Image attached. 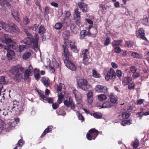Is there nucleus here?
<instances>
[{
	"label": "nucleus",
	"mask_w": 149,
	"mask_h": 149,
	"mask_svg": "<svg viewBox=\"0 0 149 149\" xmlns=\"http://www.w3.org/2000/svg\"><path fill=\"white\" fill-rule=\"evenodd\" d=\"M0 24L2 25V27L6 31L11 33H13L14 29L17 33L20 32V30L16 25L12 23L8 24L3 22H0Z\"/></svg>",
	"instance_id": "f257e3e1"
},
{
	"label": "nucleus",
	"mask_w": 149,
	"mask_h": 149,
	"mask_svg": "<svg viewBox=\"0 0 149 149\" xmlns=\"http://www.w3.org/2000/svg\"><path fill=\"white\" fill-rule=\"evenodd\" d=\"M10 71L13 75L14 79L15 81H19L22 78V74L19 72V68L14 66L11 68Z\"/></svg>",
	"instance_id": "f03ea898"
},
{
	"label": "nucleus",
	"mask_w": 149,
	"mask_h": 149,
	"mask_svg": "<svg viewBox=\"0 0 149 149\" xmlns=\"http://www.w3.org/2000/svg\"><path fill=\"white\" fill-rule=\"evenodd\" d=\"M78 88H80L84 91H86L88 89L90 85L88 84L87 81L85 79H80L77 80Z\"/></svg>",
	"instance_id": "7ed1b4c3"
},
{
	"label": "nucleus",
	"mask_w": 149,
	"mask_h": 149,
	"mask_svg": "<svg viewBox=\"0 0 149 149\" xmlns=\"http://www.w3.org/2000/svg\"><path fill=\"white\" fill-rule=\"evenodd\" d=\"M116 77L115 72L114 69L111 68L108 72L107 75L105 77V79L107 81H109L110 79H115Z\"/></svg>",
	"instance_id": "20e7f679"
},
{
	"label": "nucleus",
	"mask_w": 149,
	"mask_h": 149,
	"mask_svg": "<svg viewBox=\"0 0 149 149\" xmlns=\"http://www.w3.org/2000/svg\"><path fill=\"white\" fill-rule=\"evenodd\" d=\"M98 131H89L86 134L87 139L91 140L95 139L98 134Z\"/></svg>",
	"instance_id": "39448f33"
},
{
	"label": "nucleus",
	"mask_w": 149,
	"mask_h": 149,
	"mask_svg": "<svg viewBox=\"0 0 149 149\" xmlns=\"http://www.w3.org/2000/svg\"><path fill=\"white\" fill-rule=\"evenodd\" d=\"M64 103L65 105L68 107H70L71 109H73L75 108L73 100L71 97H69L68 100H65L64 101Z\"/></svg>",
	"instance_id": "423d86ee"
},
{
	"label": "nucleus",
	"mask_w": 149,
	"mask_h": 149,
	"mask_svg": "<svg viewBox=\"0 0 149 149\" xmlns=\"http://www.w3.org/2000/svg\"><path fill=\"white\" fill-rule=\"evenodd\" d=\"M4 49L7 52V58L8 60H11L12 59L13 56L15 55V52L13 50L9 49V47H5Z\"/></svg>",
	"instance_id": "0eeeda50"
},
{
	"label": "nucleus",
	"mask_w": 149,
	"mask_h": 149,
	"mask_svg": "<svg viewBox=\"0 0 149 149\" xmlns=\"http://www.w3.org/2000/svg\"><path fill=\"white\" fill-rule=\"evenodd\" d=\"M33 40H34V38H31L27 37L22 40L21 42L26 45H30L31 47L34 49V45L32 42Z\"/></svg>",
	"instance_id": "6e6552de"
},
{
	"label": "nucleus",
	"mask_w": 149,
	"mask_h": 149,
	"mask_svg": "<svg viewBox=\"0 0 149 149\" xmlns=\"http://www.w3.org/2000/svg\"><path fill=\"white\" fill-rule=\"evenodd\" d=\"M95 91L99 93H106L108 90V88L106 86L97 85L95 87Z\"/></svg>",
	"instance_id": "1a4fd4ad"
},
{
	"label": "nucleus",
	"mask_w": 149,
	"mask_h": 149,
	"mask_svg": "<svg viewBox=\"0 0 149 149\" xmlns=\"http://www.w3.org/2000/svg\"><path fill=\"white\" fill-rule=\"evenodd\" d=\"M65 66L69 69L72 71H74L76 69V67L74 64L68 60L64 61Z\"/></svg>",
	"instance_id": "9d476101"
},
{
	"label": "nucleus",
	"mask_w": 149,
	"mask_h": 149,
	"mask_svg": "<svg viewBox=\"0 0 149 149\" xmlns=\"http://www.w3.org/2000/svg\"><path fill=\"white\" fill-rule=\"evenodd\" d=\"M79 7L84 13H86L88 11V6L83 2H78Z\"/></svg>",
	"instance_id": "9b49d317"
},
{
	"label": "nucleus",
	"mask_w": 149,
	"mask_h": 149,
	"mask_svg": "<svg viewBox=\"0 0 149 149\" xmlns=\"http://www.w3.org/2000/svg\"><path fill=\"white\" fill-rule=\"evenodd\" d=\"M34 37L35 39H34V40L32 41L34 47V50L37 52L39 50L38 46V43L39 40V36L38 34L36 33L34 35Z\"/></svg>",
	"instance_id": "f8f14e48"
},
{
	"label": "nucleus",
	"mask_w": 149,
	"mask_h": 149,
	"mask_svg": "<svg viewBox=\"0 0 149 149\" xmlns=\"http://www.w3.org/2000/svg\"><path fill=\"white\" fill-rule=\"evenodd\" d=\"M7 36V35L6 34L4 35V37L5 39H3L1 40L2 42L8 44H16V42H15L14 40H12V39L9 38H6Z\"/></svg>",
	"instance_id": "ddd939ff"
},
{
	"label": "nucleus",
	"mask_w": 149,
	"mask_h": 149,
	"mask_svg": "<svg viewBox=\"0 0 149 149\" xmlns=\"http://www.w3.org/2000/svg\"><path fill=\"white\" fill-rule=\"evenodd\" d=\"M144 35L143 29L142 28H140L139 31V34L136 33V36L138 38L146 40L147 39L144 36Z\"/></svg>",
	"instance_id": "4468645a"
},
{
	"label": "nucleus",
	"mask_w": 149,
	"mask_h": 149,
	"mask_svg": "<svg viewBox=\"0 0 149 149\" xmlns=\"http://www.w3.org/2000/svg\"><path fill=\"white\" fill-rule=\"evenodd\" d=\"M12 109L13 111L15 110L16 111V114L19 115L21 113V111L23 110L21 106L18 105L13 107Z\"/></svg>",
	"instance_id": "2eb2a0df"
},
{
	"label": "nucleus",
	"mask_w": 149,
	"mask_h": 149,
	"mask_svg": "<svg viewBox=\"0 0 149 149\" xmlns=\"http://www.w3.org/2000/svg\"><path fill=\"white\" fill-rule=\"evenodd\" d=\"M93 93L91 91H89L87 94V100L88 103L91 104L93 102Z\"/></svg>",
	"instance_id": "dca6fc26"
},
{
	"label": "nucleus",
	"mask_w": 149,
	"mask_h": 149,
	"mask_svg": "<svg viewBox=\"0 0 149 149\" xmlns=\"http://www.w3.org/2000/svg\"><path fill=\"white\" fill-rule=\"evenodd\" d=\"M110 99L111 102L113 104L116 103L118 101V98L113 93H111L109 95Z\"/></svg>",
	"instance_id": "f3484780"
},
{
	"label": "nucleus",
	"mask_w": 149,
	"mask_h": 149,
	"mask_svg": "<svg viewBox=\"0 0 149 149\" xmlns=\"http://www.w3.org/2000/svg\"><path fill=\"white\" fill-rule=\"evenodd\" d=\"M41 81L42 83L46 87H48L50 83L49 79L48 78L45 77H43L42 78Z\"/></svg>",
	"instance_id": "a211bd4d"
},
{
	"label": "nucleus",
	"mask_w": 149,
	"mask_h": 149,
	"mask_svg": "<svg viewBox=\"0 0 149 149\" xmlns=\"http://www.w3.org/2000/svg\"><path fill=\"white\" fill-rule=\"evenodd\" d=\"M24 143V141L21 139L19 140L16 144V146L14 149H21Z\"/></svg>",
	"instance_id": "6ab92c4d"
},
{
	"label": "nucleus",
	"mask_w": 149,
	"mask_h": 149,
	"mask_svg": "<svg viewBox=\"0 0 149 149\" xmlns=\"http://www.w3.org/2000/svg\"><path fill=\"white\" fill-rule=\"evenodd\" d=\"M102 105V108H108L113 106V104L109 101L105 102Z\"/></svg>",
	"instance_id": "aec40b11"
},
{
	"label": "nucleus",
	"mask_w": 149,
	"mask_h": 149,
	"mask_svg": "<svg viewBox=\"0 0 149 149\" xmlns=\"http://www.w3.org/2000/svg\"><path fill=\"white\" fill-rule=\"evenodd\" d=\"M63 49L64 52V56L65 58L66 59V60H68L69 58V56H70V52L68 51V50L67 48H66L65 47L64 45L63 46Z\"/></svg>",
	"instance_id": "412c9836"
},
{
	"label": "nucleus",
	"mask_w": 149,
	"mask_h": 149,
	"mask_svg": "<svg viewBox=\"0 0 149 149\" xmlns=\"http://www.w3.org/2000/svg\"><path fill=\"white\" fill-rule=\"evenodd\" d=\"M41 97L43 100L47 101L49 103H52L53 102V99L52 98H47L46 97H45L44 95L41 94Z\"/></svg>",
	"instance_id": "4be33fe9"
},
{
	"label": "nucleus",
	"mask_w": 149,
	"mask_h": 149,
	"mask_svg": "<svg viewBox=\"0 0 149 149\" xmlns=\"http://www.w3.org/2000/svg\"><path fill=\"white\" fill-rule=\"evenodd\" d=\"M131 81V78L129 77H125L123 79L122 83L123 85L125 86L127 85Z\"/></svg>",
	"instance_id": "5701e85b"
},
{
	"label": "nucleus",
	"mask_w": 149,
	"mask_h": 149,
	"mask_svg": "<svg viewBox=\"0 0 149 149\" xmlns=\"http://www.w3.org/2000/svg\"><path fill=\"white\" fill-rule=\"evenodd\" d=\"M71 49L74 52L78 53V50L77 49L76 46L75 45V42H70V45Z\"/></svg>",
	"instance_id": "b1692460"
},
{
	"label": "nucleus",
	"mask_w": 149,
	"mask_h": 149,
	"mask_svg": "<svg viewBox=\"0 0 149 149\" xmlns=\"http://www.w3.org/2000/svg\"><path fill=\"white\" fill-rule=\"evenodd\" d=\"M130 113H127V111H125L124 109V111L123 110V111L122 113V117L123 119H126L128 118L130 116Z\"/></svg>",
	"instance_id": "393cba45"
},
{
	"label": "nucleus",
	"mask_w": 149,
	"mask_h": 149,
	"mask_svg": "<svg viewBox=\"0 0 149 149\" xmlns=\"http://www.w3.org/2000/svg\"><path fill=\"white\" fill-rule=\"evenodd\" d=\"M70 29L74 33L76 34L78 31V28L73 24H71L70 25Z\"/></svg>",
	"instance_id": "a878e982"
},
{
	"label": "nucleus",
	"mask_w": 149,
	"mask_h": 149,
	"mask_svg": "<svg viewBox=\"0 0 149 149\" xmlns=\"http://www.w3.org/2000/svg\"><path fill=\"white\" fill-rule=\"evenodd\" d=\"M74 93L77 100H79L81 99V95L80 92H78L77 91H74Z\"/></svg>",
	"instance_id": "bb28decb"
},
{
	"label": "nucleus",
	"mask_w": 149,
	"mask_h": 149,
	"mask_svg": "<svg viewBox=\"0 0 149 149\" xmlns=\"http://www.w3.org/2000/svg\"><path fill=\"white\" fill-rule=\"evenodd\" d=\"M123 42V41L122 40H115L113 42L112 45L113 47L119 45L122 46V45L121 44Z\"/></svg>",
	"instance_id": "cd10ccee"
},
{
	"label": "nucleus",
	"mask_w": 149,
	"mask_h": 149,
	"mask_svg": "<svg viewBox=\"0 0 149 149\" xmlns=\"http://www.w3.org/2000/svg\"><path fill=\"white\" fill-rule=\"evenodd\" d=\"M132 56L136 58L141 59L143 57V55L141 54H138L136 52H132L131 54Z\"/></svg>",
	"instance_id": "c85d7f7f"
},
{
	"label": "nucleus",
	"mask_w": 149,
	"mask_h": 149,
	"mask_svg": "<svg viewBox=\"0 0 149 149\" xmlns=\"http://www.w3.org/2000/svg\"><path fill=\"white\" fill-rule=\"evenodd\" d=\"M97 97L99 100L100 101L105 100L107 98L106 95L103 94L98 95H97Z\"/></svg>",
	"instance_id": "c756f323"
},
{
	"label": "nucleus",
	"mask_w": 149,
	"mask_h": 149,
	"mask_svg": "<svg viewBox=\"0 0 149 149\" xmlns=\"http://www.w3.org/2000/svg\"><path fill=\"white\" fill-rule=\"evenodd\" d=\"M31 71H29L27 69L25 71L24 74V77L25 79H27L29 78V77L31 75Z\"/></svg>",
	"instance_id": "7c9ffc66"
},
{
	"label": "nucleus",
	"mask_w": 149,
	"mask_h": 149,
	"mask_svg": "<svg viewBox=\"0 0 149 149\" xmlns=\"http://www.w3.org/2000/svg\"><path fill=\"white\" fill-rule=\"evenodd\" d=\"M58 100H57V102L59 104H60L62 102V100L64 98V96L61 93L58 95Z\"/></svg>",
	"instance_id": "2f4dec72"
},
{
	"label": "nucleus",
	"mask_w": 149,
	"mask_h": 149,
	"mask_svg": "<svg viewBox=\"0 0 149 149\" xmlns=\"http://www.w3.org/2000/svg\"><path fill=\"white\" fill-rule=\"evenodd\" d=\"M5 94L3 92H0V102L1 103L4 102L5 100Z\"/></svg>",
	"instance_id": "473e14b6"
},
{
	"label": "nucleus",
	"mask_w": 149,
	"mask_h": 149,
	"mask_svg": "<svg viewBox=\"0 0 149 149\" xmlns=\"http://www.w3.org/2000/svg\"><path fill=\"white\" fill-rule=\"evenodd\" d=\"M89 59L88 58V56L83 57V63L85 65H87L89 63Z\"/></svg>",
	"instance_id": "72a5a7b5"
},
{
	"label": "nucleus",
	"mask_w": 149,
	"mask_h": 149,
	"mask_svg": "<svg viewBox=\"0 0 149 149\" xmlns=\"http://www.w3.org/2000/svg\"><path fill=\"white\" fill-rule=\"evenodd\" d=\"M70 36V32L68 31H64L63 34V36L65 39H68Z\"/></svg>",
	"instance_id": "f704fd0d"
},
{
	"label": "nucleus",
	"mask_w": 149,
	"mask_h": 149,
	"mask_svg": "<svg viewBox=\"0 0 149 149\" xmlns=\"http://www.w3.org/2000/svg\"><path fill=\"white\" fill-rule=\"evenodd\" d=\"M74 18H79V17H80V13L78 11V9H75L74 10Z\"/></svg>",
	"instance_id": "c9c22d12"
},
{
	"label": "nucleus",
	"mask_w": 149,
	"mask_h": 149,
	"mask_svg": "<svg viewBox=\"0 0 149 149\" xmlns=\"http://www.w3.org/2000/svg\"><path fill=\"white\" fill-rule=\"evenodd\" d=\"M31 54L30 52H27L24 54L22 56V58L24 60H26L30 57Z\"/></svg>",
	"instance_id": "e433bc0d"
},
{
	"label": "nucleus",
	"mask_w": 149,
	"mask_h": 149,
	"mask_svg": "<svg viewBox=\"0 0 149 149\" xmlns=\"http://www.w3.org/2000/svg\"><path fill=\"white\" fill-rule=\"evenodd\" d=\"M93 115L94 118L97 119L100 118L102 116V113L98 112L94 113L93 114Z\"/></svg>",
	"instance_id": "4c0bfd02"
},
{
	"label": "nucleus",
	"mask_w": 149,
	"mask_h": 149,
	"mask_svg": "<svg viewBox=\"0 0 149 149\" xmlns=\"http://www.w3.org/2000/svg\"><path fill=\"white\" fill-rule=\"evenodd\" d=\"M45 31V30L44 27L41 25L39 28L38 31V33L40 34H42L44 33Z\"/></svg>",
	"instance_id": "58836bf2"
},
{
	"label": "nucleus",
	"mask_w": 149,
	"mask_h": 149,
	"mask_svg": "<svg viewBox=\"0 0 149 149\" xmlns=\"http://www.w3.org/2000/svg\"><path fill=\"white\" fill-rule=\"evenodd\" d=\"M93 75L95 78H99L100 77V74L94 70H93Z\"/></svg>",
	"instance_id": "ea45409f"
},
{
	"label": "nucleus",
	"mask_w": 149,
	"mask_h": 149,
	"mask_svg": "<svg viewBox=\"0 0 149 149\" xmlns=\"http://www.w3.org/2000/svg\"><path fill=\"white\" fill-rule=\"evenodd\" d=\"M139 145V140L137 139H135L134 142L133 144V146L134 148H137Z\"/></svg>",
	"instance_id": "a19ab883"
},
{
	"label": "nucleus",
	"mask_w": 149,
	"mask_h": 149,
	"mask_svg": "<svg viewBox=\"0 0 149 149\" xmlns=\"http://www.w3.org/2000/svg\"><path fill=\"white\" fill-rule=\"evenodd\" d=\"M86 31L83 30L80 32V38L81 39H83L85 38V37L86 35Z\"/></svg>",
	"instance_id": "79ce46f5"
},
{
	"label": "nucleus",
	"mask_w": 149,
	"mask_h": 149,
	"mask_svg": "<svg viewBox=\"0 0 149 149\" xmlns=\"http://www.w3.org/2000/svg\"><path fill=\"white\" fill-rule=\"evenodd\" d=\"M52 63L53 65V67L56 68H58L59 67V64L56 62L55 59H53Z\"/></svg>",
	"instance_id": "37998d69"
},
{
	"label": "nucleus",
	"mask_w": 149,
	"mask_h": 149,
	"mask_svg": "<svg viewBox=\"0 0 149 149\" xmlns=\"http://www.w3.org/2000/svg\"><path fill=\"white\" fill-rule=\"evenodd\" d=\"M39 26L38 25L36 24L33 25L32 26L29 27V29L33 31H36Z\"/></svg>",
	"instance_id": "c03bdc74"
},
{
	"label": "nucleus",
	"mask_w": 149,
	"mask_h": 149,
	"mask_svg": "<svg viewBox=\"0 0 149 149\" xmlns=\"http://www.w3.org/2000/svg\"><path fill=\"white\" fill-rule=\"evenodd\" d=\"M62 24L60 23L56 24L55 25L54 27L56 29H60L62 27Z\"/></svg>",
	"instance_id": "a18cd8bd"
},
{
	"label": "nucleus",
	"mask_w": 149,
	"mask_h": 149,
	"mask_svg": "<svg viewBox=\"0 0 149 149\" xmlns=\"http://www.w3.org/2000/svg\"><path fill=\"white\" fill-rule=\"evenodd\" d=\"M30 22V19L27 17H25L24 18L23 22L24 24L26 25Z\"/></svg>",
	"instance_id": "49530a36"
},
{
	"label": "nucleus",
	"mask_w": 149,
	"mask_h": 149,
	"mask_svg": "<svg viewBox=\"0 0 149 149\" xmlns=\"http://www.w3.org/2000/svg\"><path fill=\"white\" fill-rule=\"evenodd\" d=\"M64 85L63 84L60 83L58 85L57 88V90L58 92H61L63 87L64 86Z\"/></svg>",
	"instance_id": "de8ad7c7"
},
{
	"label": "nucleus",
	"mask_w": 149,
	"mask_h": 149,
	"mask_svg": "<svg viewBox=\"0 0 149 149\" xmlns=\"http://www.w3.org/2000/svg\"><path fill=\"white\" fill-rule=\"evenodd\" d=\"M80 17H79V18H74V19L75 20V22L76 24L79 26L81 24V21L80 20Z\"/></svg>",
	"instance_id": "09e8293b"
},
{
	"label": "nucleus",
	"mask_w": 149,
	"mask_h": 149,
	"mask_svg": "<svg viewBox=\"0 0 149 149\" xmlns=\"http://www.w3.org/2000/svg\"><path fill=\"white\" fill-rule=\"evenodd\" d=\"M114 50L115 52L117 53H120L121 52V48L118 47H116L114 48Z\"/></svg>",
	"instance_id": "8fccbe9b"
},
{
	"label": "nucleus",
	"mask_w": 149,
	"mask_h": 149,
	"mask_svg": "<svg viewBox=\"0 0 149 149\" xmlns=\"http://www.w3.org/2000/svg\"><path fill=\"white\" fill-rule=\"evenodd\" d=\"M16 44H11L9 45L7 47H9V49H10V47H11L13 49L15 50L17 48V46L16 45Z\"/></svg>",
	"instance_id": "3c124183"
},
{
	"label": "nucleus",
	"mask_w": 149,
	"mask_h": 149,
	"mask_svg": "<svg viewBox=\"0 0 149 149\" xmlns=\"http://www.w3.org/2000/svg\"><path fill=\"white\" fill-rule=\"evenodd\" d=\"M0 82H3V84H5L7 83V81H5L4 77L2 76L0 78Z\"/></svg>",
	"instance_id": "603ef678"
},
{
	"label": "nucleus",
	"mask_w": 149,
	"mask_h": 149,
	"mask_svg": "<svg viewBox=\"0 0 149 149\" xmlns=\"http://www.w3.org/2000/svg\"><path fill=\"white\" fill-rule=\"evenodd\" d=\"M137 70V68L134 66H132L130 68V70L133 73L136 72Z\"/></svg>",
	"instance_id": "864d4df0"
},
{
	"label": "nucleus",
	"mask_w": 149,
	"mask_h": 149,
	"mask_svg": "<svg viewBox=\"0 0 149 149\" xmlns=\"http://www.w3.org/2000/svg\"><path fill=\"white\" fill-rule=\"evenodd\" d=\"M19 118H15V121L13 123L11 124V125L13 126V125L15 124V123L16 124V125L18 123H19Z\"/></svg>",
	"instance_id": "5fc2aeb1"
},
{
	"label": "nucleus",
	"mask_w": 149,
	"mask_h": 149,
	"mask_svg": "<svg viewBox=\"0 0 149 149\" xmlns=\"http://www.w3.org/2000/svg\"><path fill=\"white\" fill-rule=\"evenodd\" d=\"M144 113L143 112H139L137 113L136 114V115L138 117H142L143 116H144Z\"/></svg>",
	"instance_id": "6e6d98bb"
},
{
	"label": "nucleus",
	"mask_w": 149,
	"mask_h": 149,
	"mask_svg": "<svg viewBox=\"0 0 149 149\" xmlns=\"http://www.w3.org/2000/svg\"><path fill=\"white\" fill-rule=\"evenodd\" d=\"M125 44L127 46L131 47L133 45V42L130 41H126Z\"/></svg>",
	"instance_id": "4d7b16f0"
},
{
	"label": "nucleus",
	"mask_w": 149,
	"mask_h": 149,
	"mask_svg": "<svg viewBox=\"0 0 149 149\" xmlns=\"http://www.w3.org/2000/svg\"><path fill=\"white\" fill-rule=\"evenodd\" d=\"M34 75L35 79L37 81L39 79L40 77V76L39 73L34 74Z\"/></svg>",
	"instance_id": "13d9d810"
},
{
	"label": "nucleus",
	"mask_w": 149,
	"mask_h": 149,
	"mask_svg": "<svg viewBox=\"0 0 149 149\" xmlns=\"http://www.w3.org/2000/svg\"><path fill=\"white\" fill-rule=\"evenodd\" d=\"M140 73L138 72H135L133 73L132 76L134 78H136L140 76Z\"/></svg>",
	"instance_id": "bf43d9fd"
},
{
	"label": "nucleus",
	"mask_w": 149,
	"mask_h": 149,
	"mask_svg": "<svg viewBox=\"0 0 149 149\" xmlns=\"http://www.w3.org/2000/svg\"><path fill=\"white\" fill-rule=\"evenodd\" d=\"M110 41V38L109 37H107L105 41L104 45L106 46L108 45Z\"/></svg>",
	"instance_id": "052dcab7"
},
{
	"label": "nucleus",
	"mask_w": 149,
	"mask_h": 149,
	"mask_svg": "<svg viewBox=\"0 0 149 149\" xmlns=\"http://www.w3.org/2000/svg\"><path fill=\"white\" fill-rule=\"evenodd\" d=\"M117 76L119 77H120L122 76V72L120 70H118L116 71Z\"/></svg>",
	"instance_id": "680f3d73"
},
{
	"label": "nucleus",
	"mask_w": 149,
	"mask_h": 149,
	"mask_svg": "<svg viewBox=\"0 0 149 149\" xmlns=\"http://www.w3.org/2000/svg\"><path fill=\"white\" fill-rule=\"evenodd\" d=\"M25 48V46L24 45H19V50L20 52H22L24 50Z\"/></svg>",
	"instance_id": "e2e57ef3"
},
{
	"label": "nucleus",
	"mask_w": 149,
	"mask_h": 149,
	"mask_svg": "<svg viewBox=\"0 0 149 149\" xmlns=\"http://www.w3.org/2000/svg\"><path fill=\"white\" fill-rule=\"evenodd\" d=\"M126 125H130L132 123V120H125Z\"/></svg>",
	"instance_id": "0e129e2a"
},
{
	"label": "nucleus",
	"mask_w": 149,
	"mask_h": 149,
	"mask_svg": "<svg viewBox=\"0 0 149 149\" xmlns=\"http://www.w3.org/2000/svg\"><path fill=\"white\" fill-rule=\"evenodd\" d=\"M59 106V104H56V103H53L52 104V107L53 109H57Z\"/></svg>",
	"instance_id": "69168bd1"
},
{
	"label": "nucleus",
	"mask_w": 149,
	"mask_h": 149,
	"mask_svg": "<svg viewBox=\"0 0 149 149\" xmlns=\"http://www.w3.org/2000/svg\"><path fill=\"white\" fill-rule=\"evenodd\" d=\"M135 86L134 84L133 83H132L128 85V88L130 89H132Z\"/></svg>",
	"instance_id": "338daca9"
},
{
	"label": "nucleus",
	"mask_w": 149,
	"mask_h": 149,
	"mask_svg": "<svg viewBox=\"0 0 149 149\" xmlns=\"http://www.w3.org/2000/svg\"><path fill=\"white\" fill-rule=\"evenodd\" d=\"M145 59L149 63V52H148L145 55Z\"/></svg>",
	"instance_id": "774afa93"
}]
</instances>
